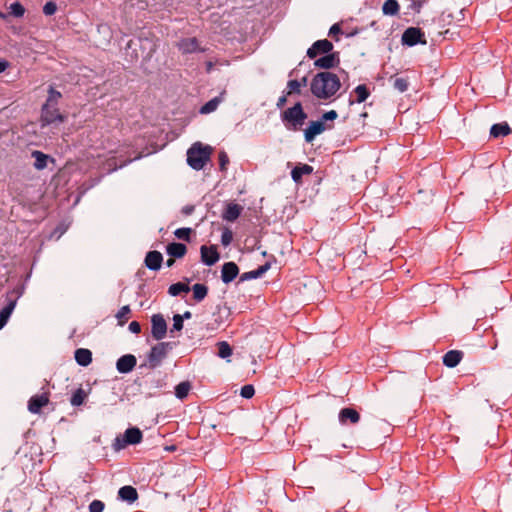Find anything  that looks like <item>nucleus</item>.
<instances>
[{
	"label": "nucleus",
	"mask_w": 512,
	"mask_h": 512,
	"mask_svg": "<svg viewBox=\"0 0 512 512\" xmlns=\"http://www.w3.org/2000/svg\"><path fill=\"white\" fill-rule=\"evenodd\" d=\"M341 88L339 77L332 72L324 71L317 73L311 83V93L318 99H329Z\"/></svg>",
	"instance_id": "1"
},
{
	"label": "nucleus",
	"mask_w": 512,
	"mask_h": 512,
	"mask_svg": "<svg viewBox=\"0 0 512 512\" xmlns=\"http://www.w3.org/2000/svg\"><path fill=\"white\" fill-rule=\"evenodd\" d=\"M280 117L287 130L299 131L308 115L304 111L302 103L298 101L292 107L282 111Z\"/></svg>",
	"instance_id": "2"
},
{
	"label": "nucleus",
	"mask_w": 512,
	"mask_h": 512,
	"mask_svg": "<svg viewBox=\"0 0 512 512\" xmlns=\"http://www.w3.org/2000/svg\"><path fill=\"white\" fill-rule=\"evenodd\" d=\"M211 152L210 146H204L200 142L194 143L187 151L188 165L195 170H201L210 159Z\"/></svg>",
	"instance_id": "3"
},
{
	"label": "nucleus",
	"mask_w": 512,
	"mask_h": 512,
	"mask_svg": "<svg viewBox=\"0 0 512 512\" xmlns=\"http://www.w3.org/2000/svg\"><path fill=\"white\" fill-rule=\"evenodd\" d=\"M143 440V433L138 427H130L125 430L122 435L115 438L113 442V449L120 451L128 445H136Z\"/></svg>",
	"instance_id": "4"
},
{
	"label": "nucleus",
	"mask_w": 512,
	"mask_h": 512,
	"mask_svg": "<svg viewBox=\"0 0 512 512\" xmlns=\"http://www.w3.org/2000/svg\"><path fill=\"white\" fill-rule=\"evenodd\" d=\"M175 343L173 342H159L152 346L147 354V366L150 369L158 367L163 359L166 358L168 352L173 349Z\"/></svg>",
	"instance_id": "5"
},
{
	"label": "nucleus",
	"mask_w": 512,
	"mask_h": 512,
	"mask_svg": "<svg viewBox=\"0 0 512 512\" xmlns=\"http://www.w3.org/2000/svg\"><path fill=\"white\" fill-rule=\"evenodd\" d=\"M65 119L66 116L59 111L58 107L42 106L40 116V123L42 128L56 122L63 123Z\"/></svg>",
	"instance_id": "6"
},
{
	"label": "nucleus",
	"mask_w": 512,
	"mask_h": 512,
	"mask_svg": "<svg viewBox=\"0 0 512 512\" xmlns=\"http://www.w3.org/2000/svg\"><path fill=\"white\" fill-rule=\"evenodd\" d=\"M401 41L408 47L426 44L425 33L418 27H409L403 32Z\"/></svg>",
	"instance_id": "7"
},
{
	"label": "nucleus",
	"mask_w": 512,
	"mask_h": 512,
	"mask_svg": "<svg viewBox=\"0 0 512 512\" xmlns=\"http://www.w3.org/2000/svg\"><path fill=\"white\" fill-rule=\"evenodd\" d=\"M334 127L332 123H324L320 119L310 121L307 128L304 130V139L307 143H311L316 136L323 133L325 130H330Z\"/></svg>",
	"instance_id": "8"
},
{
	"label": "nucleus",
	"mask_w": 512,
	"mask_h": 512,
	"mask_svg": "<svg viewBox=\"0 0 512 512\" xmlns=\"http://www.w3.org/2000/svg\"><path fill=\"white\" fill-rule=\"evenodd\" d=\"M167 333V322L160 313L151 316V336L154 340H162Z\"/></svg>",
	"instance_id": "9"
},
{
	"label": "nucleus",
	"mask_w": 512,
	"mask_h": 512,
	"mask_svg": "<svg viewBox=\"0 0 512 512\" xmlns=\"http://www.w3.org/2000/svg\"><path fill=\"white\" fill-rule=\"evenodd\" d=\"M333 44L331 41L327 39H321L315 41L310 48L307 50V57L310 59H315L320 54H328L332 53Z\"/></svg>",
	"instance_id": "10"
},
{
	"label": "nucleus",
	"mask_w": 512,
	"mask_h": 512,
	"mask_svg": "<svg viewBox=\"0 0 512 512\" xmlns=\"http://www.w3.org/2000/svg\"><path fill=\"white\" fill-rule=\"evenodd\" d=\"M177 48L182 54H192L196 52H205L206 49L202 48L196 37L182 38L177 43Z\"/></svg>",
	"instance_id": "11"
},
{
	"label": "nucleus",
	"mask_w": 512,
	"mask_h": 512,
	"mask_svg": "<svg viewBox=\"0 0 512 512\" xmlns=\"http://www.w3.org/2000/svg\"><path fill=\"white\" fill-rule=\"evenodd\" d=\"M340 58L338 52L325 54L314 61V66L320 69H331L339 65Z\"/></svg>",
	"instance_id": "12"
},
{
	"label": "nucleus",
	"mask_w": 512,
	"mask_h": 512,
	"mask_svg": "<svg viewBox=\"0 0 512 512\" xmlns=\"http://www.w3.org/2000/svg\"><path fill=\"white\" fill-rule=\"evenodd\" d=\"M201 261L207 265H214L220 258V254L215 245H202L200 247Z\"/></svg>",
	"instance_id": "13"
},
{
	"label": "nucleus",
	"mask_w": 512,
	"mask_h": 512,
	"mask_svg": "<svg viewBox=\"0 0 512 512\" xmlns=\"http://www.w3.org/2000/svg\"><path fill=\"white\" fill-rule=\"evenodd\" d=\"M137 359L133 354H125L116 362V369L121 374L130 373L136 366Z\"/></svg>",
	"instance_id": "14"
},
{
	"label": "nucleus",
	"mask_w": 512,
	"mask_h": 512,
	"mask_svg": "<svg viewBox=\"0 0 512 512\" xmlns=\"http://www.w3.org/2000/svg\"><path fill=\"white\" fill-rule=\"evenodd\" d=\"M338 419L342 425L356 424L360 421V414L354 408L345 407L340 410Z\"/></svg>",
	"instance_id": "15"
},
{
	"label": "nucleus",
	"mask_w": 512,
	"mask_h": 512,
	"mask_svg": "<svg viewBox=\"0 0 512 512\" xmlns=\"http://www.w3.org/2000/svg\"><path fill=\"white\" fill-rule=\"evenodd\" d=\"M117 498L120 501L132 504L138 500L139 494L135 487L131 485H125L118 490Z\"/></svg>",
	"instance_id": "16"
},
{
	"label": "nucleus",
	"mask_w": 512,
	"mask_h": 512,
	"mask_svg": "<svg viewBox=\"0 0 512 512\" xmlns=\"http://www.w3.org/2000/svg\"><path fill=\"white\" fill-rule=\"evenodd\" d=\"M239 274V268L235 262H226L221 269V280L225 284L232 282Z\"/></svg>",
	"instance_id": "17"
},
{
	"label": "nucleus",
	"mask_w": 512,
	"mask_h": 512,
	"mask_svg": "<svg viewBox=\"0 0 512 512\" xmlns=\"http://www.w3.org/2000/svg\"><path fill=\"white\" fill-rule=\"evenodd\" d=\"M49 402V397L47 393H43L41 395H34L28 401V410L33 414L40 413L42 407L47 405Z\"/></svg>",
	"instance_id": "18"
},
{
	"label": "nucleus",
	"mask_w": 512,
	"mask_h": 512,
	"mask_svg": "<svg viewBox=\"0 0 512 512\" xmlns=\"http://www.w3.org/2000/svg\"><path fill=\"white\" fill-rule=\"evenodd\" d=\"M163 262V256L159 251H149L144 259L145 266L152 270L158 271L161 268Z\"/></svg>",
	"instance_id": "19"
},
{
	"label": "nucleus",
	"mask_w": 512,
	"mask_h": 512,
	"mask_svg": "<svg viewBox=\"0 0 512 512\" xmlns=\"http://www.w3.org/2000/svg\"><path fill=\"white\" fill-rule=\"evenodd\" d=\"M243 210V207L237 203L230 202L225 206L222 212V218L228 222L236 221Z\"/></svg>",
	"instance_id": "20"
},
{
	"label": "nucleus",
	"mask_w": 512,
	"mask_h": 512,
	"mask_svg": "<svg viewBox=\"0 0 512 512\" xmlns=\"http://www.w3.org/2000/svg\"><path fill=\"white\" fill-rule=\"evenodd\" d=\"M271 268V262L267 261L257 269L245 272L240 275L239 282L261 278Z\"/></svg>",
	"instance_id": "21"
},
{
	"label": "nucleus",
	"mask_w": 512,
	"mask_h": 512,
	"mask_svg": "<svg viewBox=\"0 0 512 512\" xmlns=\"http://www.w3.org/2000/svg\"><path fill=\"white\" fill-rule=\"evenodd\" d=\"M463 355V352L460 350H450L444 354L443 364L446 367L454 368L461 362Z\"/></svg>",
	"instance_id": "22"
},
{
	"label": "nucleus",
	"mask_w": 512,
	"mask_h": 512,
	"mask_svg": "<svg viewBox=\"0 0 512 512\" xmlns=\"http://www.w3.org/2000/svg\"><path fill=\"white\" fill-rule=\"evenodd\" d=\"M166 253L172 258H182L187 253V246L180 242H171L166 246Z\"/></svg>",
	"instance_id": "23"
},
{
	"label": "nucleus",
	"mask_w": 512,
	"mask_h": 512,
	"mask_svg": "<svg viewBox=\"0 0 512 512\" xmlns=\"http://www.w3.org/2000/svg\"><path fill=\"white\" fill-rule=\"evenodd\" d=\"M512 133V129L507 122L493 124L490 128V136L492 138H501Z\"/></svg>",
	"instance_id": "24"
},
{
	"label": "nucleus",
	"mask_w": 512,
	"mask_h": 512,
	"mask_svg": "<svg viewBox=\"0 0 512 512\" xmlns=\"http://www.w3.org/2000/svg\"><path fill=\"white\" fill-rule=\"evenodd\" d=\"M313 173V167L308 164H300L295 166L291 171V177L295 183H301L304 175Z\"/></svg>",
	"instance_id": "25"
},
{
	"label": "nucleus",
	"mask_w": 512,
	"mask_h": 512,
	"mask_svg": "<svg viewBox=\"0 0 512 512\" xmlns=\"http://www.w3.org/2000/svg\"><path fill=\"white\" fill-rule=\"evenodd\" d=\"M74 358L78 365L86 367L92 362V352L86 348H78L75 350Z\"/></svg>",
	"instance_id": "26"
},
{
	"label": "nucleus",
	"mask_w": 512,
	"mask_h": 512,
	"mask_svg": "<svg viewBox=\"0 0 512 512\" xmlns=\"http://www.w3.org/2000/svg\"><path fill=\"white\" fill-rule=\"evenodd\" d=\"M353 93L356 95L355 99H352V97L349 98V104L353 105L354 103H362L367 100V98L370 96V90L365 84L358 85L354 90Z\"/></svg>",
	"instance_id": "27"
},
{
	"label": "nucleus",
	"mask_w": 512,
	"mask_h": 512,
	"mask_svg": "<svg viewBox=\"0 0 512 512\" xmlns=\"http://www.w3.org/2000/svg\"><path fill=\"white\" fill-rule=\"evenodd\" d=\"M32 157L35 159L34 167L37 170H43L47 167L48 161L54 162V159L42 151L35 150L32 152Z\"/></svg>",
	"instance_id": "28"
},
{
	"label": "nucleus",
	"mask_w": 512,
	"mask_h": 512,
	"mask_svg": "<svg viewBox=\"0 0 512 512\" xmlns=\"http://www.w3.org/2000/svg\"><path fill=\"white\" fill-rule=\"evenodd\" d=\"M62 98V93L56 90L52 85L48 88V96L42 106L58 107L59 100Z\"/></svg>",
	"instance_id": "29"
},
{
	"label": "nucleus",
	"mask_w": 512,
	"mask_h": 512,
	"mask_svg": "<svg viewBox=\"0 0 512 512\" xmlns=\"http://www.w3.org/2000/svg\"><path fill=\"white\" fill-rule=\"evenodd\" d=\"M400 5L397 0H386L382 6L384 15L395 16L399 13Z\"/></svg>",
	"instance_id": "30"
},
{
	"label": "nucleus",
	"mask_w": 512,
	"mask_h": 512,
	"mask_svg": "<svg viewBox=\"0 0 512 512\" xmlns=\"http://www.w3.org/2000/svg\"><path fill=\"white\" fill-rule=\"evenodd\" d=\"M390 81H392V85H393L394 89L400 93L406 92L410 85L408 77L394 76V77L390 78Z\"/></svg>",
	"instance_id": "31"
},
{
	"label": "nucleus",
	"mask_w": 512,
	"mask_h": 512,
	"mask_svg": "<svg viewBox=\"0 0 512 512\" xmlns=\"http://www.w3.org/2000/svg\"><path fill=\"white\" fill-rule=\"evenodd\" d=\"M193 298L196 302H201L208 294V287L205 284L196 283L192 286Z\"/></svg>",
	"instance_id": "32"
},
{
	"label": "nucleus",
	"mask_w": 512,
	"mask_h": 512,
	"mask_svg": "<svg viewBox=\"0 0 512 512\" xmlns=\"http://www.w3.org/2000/svg\"><path fill=\"white\" fill-rule=\"evenodd\" d=\"M221 101H222V97L216 96V97L212 98L211 100H209L208 102H206L203 106H201L199 112L201 114L212 113L217 109V107L221 103Z\"/></svg>",
	"instance_id": "33"
},
{
	"label": "nucleus",
	"mask_w": 512,
	"mask_h": 512,
	"mask_svg": "<svg viewBox=\"0 0 512 512\" xmlns=\"http://www.w3.org/2000/svg\"><path fill=\"white\" fill-rule=\"evenodd\" d=\"M191 390V384L188 381H183L176 385L175 387V396L183 400L188 396L189 391Z\"/></svg>",
	"instance_id": "34"
},
{
	"label": "nucleus",
	"mask_w": 512,
	"mask_h": 512,
	"mask_svg": "<svg viewBox=\"0 0 512 512\" xmlns=\"http://www.w3.org/2000/svg\"><path fill=\"white\" fill-rule=\"evenodd\" d=\"M86 397H87V393L82 388H78L72 394L70 403L72 406H75V407L81 406L84 403Z\"/></svg>",
	"instance_id": "35"
},
{
	"label": "nucleus",
	"mask_w": 512,
	"mask_h": 512,
	"mask_svg": "<svg viewBox=\"0 0 512 512\" xmlns=\"http://www.w3.org/2000/svg\"><path fill=\"white\" fill-rule=\"evenodd\" d=\"M189 291H190V287L187 284L182 283V282L174 283V284L170 285V287L168 289V293L171 296H178L183 292L187 293Z\"/></svg>",
	"instance_id": "36"
},
{
	"label": "nucleus",
	"mask_w": 512,
	"mask_h": 512,
	"mask_svg": "<svg viewBox=\"0 0 512 512\" xmlns=\"http://www.w3.org/2000/svg\"><path fill=\"white\" fill-rule=\"evenodd\" d=\"M18 298H19V294L15 290L7 292V294H6V301L7 302H6V305L3 308L5 310L10 311L12 313L14 308H15V306H16Z\"/></svg>",
	"instance_id": "37"
},
{
	"label": "nucleus",
	"mask_w": 512,
	"mask_h": 512,
	"mask_svg": "<svg viewBox=\"0 0 512 512\" xmlns=\"http://www.w3.org/2000/svg\"><path fill=\"white\" fill-rule=\"evenodd\" d=\"M217 347H218L217 355L220 358L225 359L232 355V348L228 342H226V341L218 342Z\"/></svg>",
	"instance_id": "38"
},
{
	"label": "nucleus",
	"mask_w": 512,
	"mask_h": 512,
	"mask_svg": "<svg viewBox=\"0 0 512 512\" xmlns=\"http://www.w3.org/2000/svg\"><path fill=\"white\" fill-rule=\"evenodd\" d=\"M193 230L189 227H182L178 228L174 231V235L183 241L190 242L191 241V234Z\"/></svg>",
	"instance_id": "39"
},
{
	"label": "nucleus",
	"mask_w": 512,
	"mask_h": 512,
	"mask_svg": "<svg viewBox=\"0 0 512 512\" xmlns=\"http://www.w3.org/2000/svg\"><path fill=\"white\" fill-rule=\"evenodd\" d=\"M301 94V83L297 79H291L287 82V95Z\"/></svg>",
	"instance_id": "40"
},
{
	"label": "nucleus",
	"mask_w": 512,
	"mask_h": 512,
	"mask_svg": "<svg viewBox=\"0 0 512 512\" xmlns=\"http://www.w3.org/2000/svg\"><path fill=\"white\" fill-rule=\"evenodd\" d=\"M184 327V321H183V317H180V314H175L173 316V325H172V328L170 329V334L171 336H173L174 332L177 331H181Z\"/></svg>",
	"instance_id": "41"
},
{
	"label": "nucleus",
	"mask_w": 512,
	"mask_h": 512,
	"mask_svg": "<svg viewBox=\"0 0 512 512\" xmlns=\"http://www.w3.org/2000/svg\"><path fill=\"white\" fill-rule=\"evenodd\" d=\"M130 312H131V309H130L129 305H125L118 310V312L116 314V318L118 319L120 325H123L126 322Z\"/></svg>",
	"instance_id": "42"
},
{
	"label": "nucleus",
	"mask_w": 512,
	"mask_h": 512,
	"mask_svg": "<svg viewBox=\"0 0 512 512\" xmlns=\"http://www.w3.org/2000/svg\"><path fill=\"white\" fill-rule=\"evenodd\" d=\"M10 12L15 17H22L25 13V8L20 2L16 1L11 4Z\"/></svg>",
	"instance_id": "43"
},
{
	"label": "nucleus",
	"mask_w": 512,
	"mask_h": 512,
	"mask_svg": "<svg viewBox=\"0 0 512 512\" xmlns=\"http://www.w3.org/2000/svg\"><path fill=\"white\" fill-rule=\"evenodd\" d=\"M233 240V232L229 228H224L221 235V243L227 247Z\"/></svg>",
	"instance_id": "44"
},
{
	"label": "nucleus",
	"mask_w": 512,
	"mask_h": 512,
	"mask_svg": "<svg viewBox=\"0 0 512 512\" xmlns=\"http://www.w3.org/2000/svg\"><path fill=\"white\" fill-rule=\"evenodd\" d=\"M219 167L221 171H226L229 164V157L225 151H220L218 154Z\"/></svg>",
	"instance_id": "45"
},
{
	"label": "nucleus",
	"mask_w": 512,
	"mask_h": 512,
	"mask_svg": "<svg viewBox=\"0 0 512 512\" xmlns=\"http://www.w3.org/2000/svg\"><path fill=\"white\" fill-rule=\"evenodd\" d=\"M104 508H105V503L103 501L97 500V499L93 500L88 506L89 512H103Z\"/></svg>",
	"instance_id": "46"
},
{
	"label": "nucleus",
	"mask_w": 512,
	"mask_h": 512,
	"mask_svg": "<svg viewBox=\"0 0 512 512\" xmlns=\"http://www.w3.org/2000/svg\"><path fill=\"white\" fill-rule=\"evenodd\" d=\"M255 394V388L253 385L251 384H247V385H244L242 388H241V391H240V395L245 398V399H250L254 396Z\"/></svg>",
	"instance_id": "47"
},
{
	"label": "nucleus",
	"mask_w": 512,
	"mask_h": 512,
	"mask_svg": "<svg viewBox=\"0 0 512 512\" xmlns=\"http://www.w3.org/2000/svg\"><path fill=\"white\" fill-rule=\"evenodd\" d=\"M338 113L335 110H330L322 114L320 117V120L324 123L333 122L335 119H337Z\"/></svg>",
	"instance_id": "48"
},
{
	"label": "nucleus",
	"mask_w": 512,
	"mask_h": 512,
	"mask_svg": "<svg viewBox=\"0 0 512 512\" xmlns=\"http://www.w3.org/2000/svg\"><path fill=\"white\" fill-rule=\"evenodd\" d=\"M57 11V5L55 2L53 1H48L44 6H43V13L46 15V16H51L53 15L55 12Z\"/></svg>",
	"instance_id": "49"
},
{
	"label": "nucleus",
	"mask_w": 512,
	"mask_h": 512,
	"mask_svg": "<svg viewBox=\"0 0 512 512\" xmlns=\"http://www.w3.org/2000/svg\"><path fill=\"white\" fill-rule=\"evenodd\" d=\"M426 0H412L409 4V9L416 13H420L422 7L425 5Z\"/></svg>",
	"instance_id": "50"
},
{
	"label": "nucleus",
	"mask_w": 512,
	"mask_h": 512,
	"mask_svg": "<svg viewBox=\"0 0 512 512\" xmlns=\"http://www.w3.org/2000/svg\"><path fill=\"white\" fill-rule=\"evenodd\" d=\"M11 314L12 313L10 311L5 310L4 308L0 310V326L4 327L6 325Z\"/></svg>",
	"instance_id": "51"
},
{
	"label": "nucleus",
	"mask_w": 512,
	"mask_h": 512,
	"mask_svg": "<svg viewBox=\"0 0 512 512\" xmlns=\"http://www.w3.org/2000/svg\"><path fill=\"white\" fill-rule=\"evenodd\" d=\"M129 331L134 333V334H139L141 332V325L139 322L137 321H132L130 324H129V327H128Z\"/></svg>",
	"instance_id": "52"
},
{
	"label": "nucleus",
	"mask_w": 512,
	"mask_h": 512,
	"mask_svg": "<svg viewBox=\"0 0 512 512\" xmlns=\"http://www.w3.org/2000/svg\"><path fill=\"white\" fill-rule=\"evenodd\" d=\"M288 96H289V95H287V92H286L285 94H283L282 96H280V97L278 98V101H277V103H276V107H277L278 109H282V108L286 105V103H287V97H288Z\"/></svg>",
	"instance_id": "53"
},
{
	"label": "nucleus",
	"mask_w": 512,
	"mask_h": 512,
	"mask_svg": "<svg viewBox=\"0 0 512 512\" xmlns=\"http://www.w3.org/2000/svg\"><path fill=\"white\" fill-rule=\"evenodd\" d=\"M341 33V27L339 24H333L330 29H329V35L332 36V35H337Z\"/></svg>",
	"instance_id": "54"
},
{
	"label": "nucleus",
	"mask_w": 512,
	"mask_h": 512,
	"mask_svg": "<svg viewBox=\"0 0 512 512\" xmlns=\"http://www.w3.org/2000/svg\"><path fill=\"white\" fill-rule=\"evenodd\" d=\"M195 210V207L193 205H186L182 208L181 212L185 216L191 215Z\"/></svg>",
	"instance_id": "55"
},
{
	"label": "nucleus",
	"mask_w": 512,
	"mask_h": 512,
	"mask_svg": "<svg viewBox=\"0 0 512 512\" xmlns=\"http://www.w3.org/2000/svg\"><path fill=\"white\" fill-rule=\"evenodd\" d=\"M9 66V62L6 60H0V73L4 72Z\"/></svg>",
	"instance_id": "56"
},
{
	"label": "nucleus",
	"mask_w": 512,
	"mask_h": 512,
	"mask_svg": "<svg viewBox=\"0 0 512 512\" xmlns=\"http://www.w3.org/2000/svg\"><path fill=\"white\" fill-rule=\"evenodd\" d=\"M180 317H183L184 319H190L192 317V313L190 311H185Z\"/></svg>",
	"instance_id": "57"
},
{
	"label": "nucleus",
	"mask_w": 512,
	"mask_h": 512,
	"mask_svg": "<svg viewBox=\"0 0 512 512\" xmlns=\"http://www.w3.org/2000/svg\"><path fill=\"white\" fill-rule=\"evenodd\" d=\"M299 81H300V83H301V88H302V87H304V86H306V85H307V83H308V78H307V76H304V77H302Z\"/></svg>",
	"instance_id": "58"
},
{
	"label": "nucleus",
	"mask_w": 512,
	"mask_h": 512,
	"mask_svg": "<svg viewBox=\"0 0 512 512\" xmlns=\"http://www.w3.org/2000/svg\"><path fill=\"white\" fill-rule=\"evenodd\" d=\"M174 263H175V260H174V259H172V258H170V259H168V260L166 261V265H167L168 267L173 266V265H174Z\"/></svg>",
	"instance_id": "59"
},
{
	"label": "nucleus",
	"mask_w": 512,
	"mask_h": 512,
	"mask_svg": "<svg viewBox=\"0 0 512 512\" xmlns=\"http://www.w3.org/2000/svg\"><path fill=\"white\" fill-rule=\"evenodd\" d=\"M367 116H368L367 112H363L360 114V117H362V118H366Z\"/></svg>",
	"instance_id": "60"
},
{
	"label": "nucleus",
	"mask_w": 512,
	"mask_h": 512,
	"mask_svg": "<svg viewBox=\"0 0 512 512\" xmlns=\"http://www.w3.org/2000/svg\"><path fill=\"white\" fill-rule=\"evenodd\" d=\"M211 67H212V63H211V62H209V63H208V69H207V70L209 71Z\"/></svg>",
	"instance_id": "61"
},
{
	"label": "nucleus",
	"mask_w": 512,
	"mask_h": 512,
	"mask_svg": "<svg viewBox=\"0 0 512 512\" xmlns=\"http://www.w3.org/2000/svg\"><path fill=\"white\" fill-rule=\"evenodd\" d=\"M294 73V70L290 71L289 76H292Z\"/></svg>",
	"instance_id": "62"
},
{
	"label": "nucleus",
	"mask_w": 512,
	"mask_h": 512,
	"mask_svg": "<svg viewBox=\"0 0 512 512\" xmlns=\"http://www.w3.org/2000/svg\"><path fill=\"white\" fill-rule=\"evenodd\" d=\"M2 328H3V327H2V326H0V329H2Z\"/></svg>",
	"instance_id": "63"
}]
</instances>
